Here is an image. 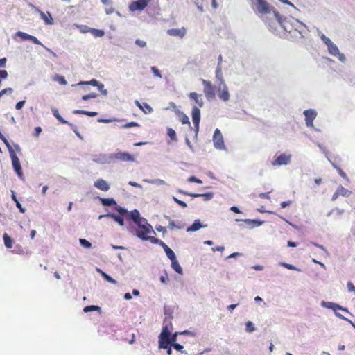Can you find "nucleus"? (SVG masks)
Segmentation results:
<instances>
[{
  "label": "nucleus",
  "instance_id": "obj_1",
  "mask_svg": "<svg viewBox=\"0 0 355 355\" xmlns=\"http://www.w3.org/2000/svg\"><path fill=\"white\" fill-rule=\"evenodd\" d=\"M250 4L254 12L259 17L272 14L280 23L279 13L266 0H250Z\"/></svg>",
  "mask_w": 355,
  "mask_h": 355
},
{
  "label": "nucleus",
  "instance_id": "obj_2",
  "mask_svg": "<svg viewBox=\"0 0 355 355\" xmlns=\"http://www.w3.org/2000/svg\"><path fill=\"white\" fill-rule=\"evenodd\" d=\"M159 348H166L168 345H171L170 341V331L167 326L162 328V332L159 335Z\"/></svg>",
  "mask_w": 355,
  "mask_h": 355
},
{
  "label": "nucleus",
  "instance_id": "obj_3",
  "mask_svg": "<svg viewBox=\"0 0 355 355\" xmlns=\"http://www.w3.org/2000/svg\"><path fill=\"white\" fill-rule=\"evenodd\" d=\"M204 85V94L207 100H212L215 98V89L214 85L209 80L202 79Z\"/></svg>",
  "mask_w": 355,
  "mask_h": 355
},
{
  "label": "nucleus",
  "instance_id": "obj_4",
  "mask_svg": "<svg viewBox=\"0 0 355 355\" xmlns=\"http://www.w3.org/2000/svg\"><path fill=\"white\" fill-rule=\"evenodd\" d=\"M214 146L216 149H225L223 135L219 129L216 128L213 135Z\"/></svg>",
  "mask_w": 355,
  "mask_h": 355
},
{
  "label": "nucleus",
  "instance_id": "obj_5",
  "mask_svg": "<svg viewBox=\"0 0 355 355\" xmlns=\"http://www.w3.org/2000/svg\"><path fill=\"white\" fill-rule=\"evenodd\" d=\"M217 90L218 96L221 101L227 102L230 100V93L225 83H219Z\"/></svg>",
  "mask_w": 355,
  "mask_h": 355
},
{
  "label": "nucleus",
  "instance_id": "obj_6",
  "mask_svg": "<svg viewBox=\"0 0 355 355\" xmlns=\"http://www.w3.org/2000/svg\"><path fill=\"white\" fill-rule=\"evenodd\" d=\"M9 151L10 153V157L13 168L16 171L17 174L18 175V176L21 178L23 176V172L21 167L19 159L12 148L11 150H9Z\"/></svg>",
  "mask_w": 355,
  "mask_h": 355
},
{
  "label": "nucleus",
  "instance_id": "obj_7",
  "mask_svg": "<svg viewBox=\"0 0 355 355\" xmlns=\"http://www.w3.org/2000/svg\"><path fill=\"white\" fill-rule=\"evenodd\" d=\"M150 232L155 234L152 226L149 224L139 228V230L136 231V235L141 240H144L148 236V234Z\"/></svg>",
  "mask_w": 355,
  "mask_h": 355
},
{
  "label": "nucleus",
  "instance_id": "obj_8",
  "mask_svg": "<svg viewBox=\"0 0 355 355\" xmlns=\"http://www.w3.org/2000/svg\"><path fill=\"white\" fill-rule=\"evenodd\" d=\"M148 3V0H137L132 1L130 6L129 9L131 11L143 10Z\"/></svg>",
  "mask_w": 355,
  "mask_h": 355
},
{
  "label": "nucleus",
  "instance_id": "obj_9",
  "mask_svg": "<svg viewBox=\"0 0 355 355\" xmlns=\"http://www.w3.org/2000/svg\"><path fill=\"white\" fill-rule=\"evenodd\" d=\"M305 116L306 125L307 127L313 126V121L317 116V113L314 110H307L304 112Z\"/></svg>",
  "mask_w": 355,
  "mask_h": 355
},
{
  "label": "nucleus",
  "instance_id": "obj_10",
  "mask_svg": "<svg viewBox=\"0 0 355 355\" xmlns=\"http://www.w3.org/2000/svg\"><path fill=\"white\" fill-rule=\"evenodd\" d=\"M291 162V155H286L285 153H282L277 158L275 161L272 162L273 166H281V165H286L289 164Z\"/></svg>",
  "mask_w": 355,
  "mask_h": 355
},
{
  "label": "nucleus",
  "instance_id": "obj_11",
  "mask_svg": "<svg viewBox=\"0 0 355 355\" xmlns=\"http://www.w3.org/2000/svg\"><path fill=\"white\" fill-rule=\"evenodd\" d=\"M112 157L116 160L121 162H134L135 159L132 155L126 152H118L113 155Z\"/></svg>",
  "mask_w": 355,
  "mask_h": 355
},
{
  "label": "nucleus",
  "instance_id": "obj_12",
  "mask_svg": "<svg viewBox=\"0 0 355 355\" xmlns=\"http://www.w3.org/2000/svg\"><path fill=\"white\" fill-rule=\"evenodd\" d=\"M187 33V29L184 27L181 28H171L167 31L168 35L173 37H179L183 38Z\"/></svg>",
  "mask_w": 355,
  "mask_h": 355
},
{
  "label": "nucleus",
  "instance_id": "obj_13",
  "mask_svg": "<svg viewBox=\"0 0 355 355\" xmlns=\"http://www.w3.org/2000/svg\"><path fill=\"white\" fill-rule=\"evenodd\" d=\"M328 51L329 53L334 56H338V58L342 60L344 58V55L342 53H340L339 49L337 46L333 42L330 44L328 46Z\"/></svg>",
  "mask_w": 355,
  "mask_h": 355
},
{
  "label": "nucleus",
  "instance_id": "obj_14",
  "mask_svg": "<svg viewBox=\"0 0 355 355\" xmlns=\"http://www.w3.org/2000/svg\"><path fill=\"white\" fill-rule=\"evenodd\" d=\"M94 186L98 188V189L107 191L110 189V185L108 183L103 180V179H98L94 182Z\"/></svg>",
  "mask_w": 355,
  "mask_h": 355
},
{
  "label": "nucleus",
  "instance_id": "obj_15",
  "mask_svg": "<svg viewBox=\"0 0 355 355\" xmlns=\"http://www.w3.org/2000/svg\"><path fill=\"white\" fill-rule=\"evenodd\" d=\"M201 96L202 95L198 94L196 92H191L189 95L190 99L193 100L200 107L203 105V101Z\"/></svg>",
  "mask_w": 355,
  "mask_h": 355
},
{
  "label": "nucleus",
  "instance_id": "obj_16",
  "mask_svg": "<svg viewBox=\"0 0 355 355\" xmlns=\"http://www.w3.org/2000/svg\"><path fill=\"white\" fill-rule=\"evenodd\" d=\"M192 120L193 124L198 125L200 121V111L199 107L195 106L192 109Z\"/></svg>",
  "mask_w": 355,
  "mask_h": 355
},
{
  "label": "nucleus",
  "instance_id": "obj_17",
  "mask_svg": "<svg viewBox=\"0 0 355 355\" xmlns=\"http://www.w3.org/2000/svg\"><path fill=\"white\" fill-rule=\"evenodd\" d=\"M17 34L24 40H31L35 44H39V45L41 44V42L35 36L28 35V34H27L26 33H23V32H18Z\"/></svg>",
  "mask_w": 355,
  "mask_h": 355
},
{
  "label": "nucleus",
  "instance_id": "obj_18",
  "mask_svg": "<svg viewBox=\"0 0 355 355\" xmlns=\"http://www.w3.org/2000/svg\"><path fill=\"white\" fill-rule=\"evenodd\" d=\"M175 113L178 115L179 120L181 121L182 124H188L189 127H191V123L189 121V117L184 114L182 112H181L179 110H175Z\"/></svg>",
  "mask_w": 355,
  "mask_h": 355
},
{
  "label": "nucleus",
  "instance_id": "obj_19",
  "mask_svg": "<svg viewBox=\"0 0 355 355\" xmlns=\"http://www.w3.org/2000/svg\"><path fill=\"white\" fill-rule=\"evenodd\" d=\"M103 216L110 217L112 219H114V221L118 223L121 226L124 225V219H123V218L121 216H119V215H116L115 214H108L105 215V216H102V215L100 216L99 218H101Z\"/></svg>",
  "mask_w": 355,
  "mask_h": 355
},
{
  "label": "nucleus",
  "instance_id": "obj_20",
  "mask_svg": "<svg viewBox=\"0 0 355 355\" xmlns=\"http://www.w3.org/2000/svg\"><path fill=\"white\" fill-rule=\"evenodd\" d=\"M3 239L4 245L7 248L10 249L12 248L14 240L7 233L3 234Z\"/></svg>",
  "mask_w": 355,
  "mask_h": 355
},
{
  "label": "nucleus",
  "instance_id": "obj_21",
  "mask_svg": "<svg viewBox=\"0 0 355 355\" xmlns=\"http://www.w3.org/2000/svg\"><path fill=\"white\" fill-rule=\"evenodd\" d=\"M141 218L140 214L137 209H134L130 212H128L127 218L132 220L135 223L137 221Z\"/></svg>",
  "mask_w": 355,
  "mask_h": 355
},
{
  "label": "nucleus",
  "instance_id": "obj_22",
  "mask_svg": "<svg viewBox=\"0 0 355 355\" xmlns=\"http://www.w3.org/2000/svg\"><path fill=\"white\" fill-rule=\"evenodd\" d=\"M162 248L164 250L166 256L171 261H173L176 259L174 252L166 244H165Z\"/></svg>",
  "mask_w": 355,
  "mask_h": 355
},
{
  "label": "nucleus",
  "instance_id": "obj_23",
  "mask_svg": "<svg viewBox=\"0 0 355 355\" xmlns=\"http://www.w3.org/2000/svg\"><path fill=\"white\" fill-rule=\"evenodd\" d=\"M144 241H149L152 243L158 244V245H159L162 247H163L166 244L162 240H160V239H159L157 238L153 237V236H148Z\"/></svg>",
  "mask_w": 355,
  "mask_h": 355
},
{
  "label": "nucleus",
  "instance_id": "obj_24",
  "mask_svg": "<svg viewBox=\"0 0 355 355\" xmlns=\"http://www.w3.org/2000/svg\"><path fill=\"white\" fill-rule=\"evenodd\" d=\"M42 19L44 21V22L46 24H53V18L49 12H47L46 14L41 12H40Z\"/></svg>",
  "mask_w": 355,
  "mask_h": 355
},
{
  "label": "nucleus",
  "instance_id": "obj_25",
  "mask_svg": "<svg viewBox=\"0 0 355 355\" xmlns=\"http://www.w3.org/2000/svg\"><path fill=\"white\" fill-rule=\"evenodd\" d=\"M53 116L62 124H68L70 126L73 127V125L71 123H69L67 121H65L59 114V112L58 110L55 109L53 110Z\"/></svg>",
  "mask_w": 355,
  "mask_h": 355
},
{
  "label": "nucleus",
  "instance_id": "obj_26",
  "mask_svg": "<svg viewBox=\"0 0 355 355\" xmlns=\"http://www.w3.org/2000/svg\"><path fill=\"white\" fill-rule=\"evenodd\" d=\"M171 267L173 269L179 274H182V268L178 261L175 259L171 261Z\"/></svg>",
  "mask_w": 355,
  "mask_h": 355
},
{
  "label": "nucleus",
  "instance_id": "obj_27",
  "mask_svg": "<svg viewBox=\"0 0 355 355\" xmlns=\"http://www.w3.org/2000/svg\"><path fill=\"white\" fill-rule=\"evenodd\" d=\"M101 202L104 206H112L116 205V201L113 198H101Z\"/></svg>",
  "mask_w": 355,
  "mask_h": 355
},
{
  "label": "nucleus",
  "instance_id": "obj_28",
  "mask_svg": "<svg viewBox=\"0 0 355 355\" xmlns=\"http://www.w3.org/2000/svg\"><path fill=\"white\" fill-rule=\"evenodd\" d=\"M216 78H217V80H219V83H222V82L225 83V80L223 78L222 69L221 67L220 66V63H218V65L216 70Z\"/></svg>",
  "mask_w": 355,
  "mask_h": 355
},
{
  "label": "nucleus",
  "instance_id": "obj_29",
  "mask_svg": "<svg viewBox=\"0 0 355 355\" xmlns=\"http://www.w3.org/2000/svg\"><path fill=\"white\" fill-rule=\"evenodd\" d=\"M202 227L200 223V220H196L194 221V223L187 228V231L189 232V231H197L198 230L200 227Z\"/></svg>",
  "mask_w": 355,
  "mask_h": 355
},
{
  "label": "nucleus",
  "instance_id": "obj_30",
  "mask_svg": "<svg viewBox=\"0 0 355 355\" xmlns=\"http://www.w3.org/2000/svg\"><path fill=\"white\" fill-rule=\"evenodd\" d=\"M80 84H88L92 85L93 86H98L99 89L103 88L104 85L102 83H100L97 80L92 79L88 82H81Z\"/></svg>",
  "mask_w": 355,
  "mask_h": 355
},
{
  "label": "nucleus",
  "instance_id": "obj_31",
  "mask_svg": "<svg viewBox=\"0 0 355 355\" xmlns=\"http://www.w3.org/2000/svg\"><path fill=\"white\" fill-rule=\"evenodd\" d=\"M337 191H338L339 196H347L349 193V191L347 189H346L345 187H343V186H340L338 188Z\"/></svg>",
  "mask_w": 355,
  "mask_h": 355
},
{
  "label": "nucleus",
  "instance_id": "obj_32",
  "mask_svg": "<svg viewBox=\"0 0 355 355\" xmlns=\"http://www.w3.org/2000/svg\"><path fill=\"white\" fill-rule=\"evenodd\" d=\"M139 228L144 227L145 225H149L147 220L144 218L141 217L136 223H135Z\"/></svg>",
  "mask_w": 355,
  "mask_h": 355
},
{
  "label": "nucleus",
  "instance_id": "obj_33",
  "mask_svg": "<svg viewBox=\"0 0 355 355\" xmlns=\"http://www.w3.org/2000/svg\"><path fill=\"white\" fill-rule=\"evenodd\" d=\"M100 310H101V307L98 306H96V305L87 306L83 309L84 312H85V313L89 312V311H100Z\"/></svg>",
  "mask_w": 355,
  "mask_h": 355
},
{
  "label": "nucleus",
  "instance_id": "obj_34",
  "mask_svg": "<svg viewBox=\"0 0 355 355\" xmlns=\"http://www.w3.org/2000/svg\"><path fill=\"white\" fill-rule=\"evenodd\" d=\"M141 110L145 114H150L153 112V108L147 103H143Z\"/></svg>",
  "mask_w": 355,
  "mask_h": 355
},
{
  "label": "nucleus",
  "instance_id": "obj_35",
  "mask_svg": "<svg viewBox=\"0 0 355 355\" xmlns=\"http://www.w3.org/2000/svg\"><path fill=\"white\" fill-rule=\"evenodd\" d=\"M167 135L173 141H177L176 133L173 129L168 128L167 129Z\"/></svg>",
  "mask_w": 355,
  "mask_h": 355
},
{
  "label": "nucleus",
  "instance_id": "obj_36",
  "mask_svg": "<svg viewBox=\"0 0 355 355\" xmlns=\"http://www.w3.org/2000/svg\"><path fill=\"white\" fill-rule=\"evenodd\" d=\"M79 242L85 248H90L92 247V243L85 239H80Z\"/></svg>",
  "mask_w": 355,
  "mask_h": 355
},
{
  "label": "nucleus",
  "instance_id": "obj_37",
  "mask_svg": "<svg viewBox=\"0 0 355 355\" xmlns=\"http://www.w3.org/2000/svg\"><path fill=\"white\" fill-rule=\"evenodd\" d=\"M91 32L95 37H101L104 35V31L102 30L92 28Z\"/></svg>",
  "mask_w": 355,
  "mask_h": 355
},
{
  "label": "nucleus",
  "instance_id": "obj_38",
  "mask_svg": "<svg viewBox=\"0 0 355 355\" xmlns=\"http://www.w3.org/2000/svg\"><path fill=\"white\" fill-rule=\"evenodd\" d=\"M101 275L107 280L109 282L112 283V284H116V281L114 280V279H112L110 276H109L107 274H106L105 272H103V271H101Z\"/></svg>",
  "mask_w": 355,
  "mask_h": 355
},
{
  "label": "nucleus",
  "instance_id": "obj_39",
  "mask_svg": "<svg viewBox=\"0 0 355 355\" xmlns=\"http://www.w3.org/2000/svg\"><path fill=\"white\" fill-rule=\"evenodd\" d=\"M140 125L137 123V122H135V121H132V122H129V123H127L125 124H124L122 128H132V127H139Z\"/></svg>",
  "mask_w": 355,
  "mask_h": 355
},
{
  "label": "nucleus",
  "instance_id": "obj_40",
  "mask_svg": "<svg viewBox=\"0 0 355 355\" xmlns=\"http://www.w3.org/2000/svg\"><path fill=\"white\" fill-rule=\"evenodd\" d=\"M98 96V94L96 93H94V92H92L89 94H87V95H84L82 96V99L84 100V101H87L88 99H90V98H96Z\"/></svg>",
  "mask_w": 355,
  "mask_h": 355
},
{
  "label": "nucleus",
  "instance_id": "obj_41",
  "mask_svg": "<svg viewBox=\"0 0 355 355\" xmlns=\"http://www.w3.org/2000/svg\"><path fill=\"white\" fill-rule=\"evenodd\" d=\"M116 210L121 214V215H127L128 214V210H126L125 208H123L120 206H117L116 207Z\"/></svg>",
  "mask_w": 355,
  "mask_h": 355
},
{
  "label": "nucleus",
  "instance_id": "obj_42",
  "mask_svg": "<svg viewBox=\"0 0 355 355\" xmlns=\"http://www.w3.org/2000/svg\"><path fill=\"white\" fill-rule=\"evenodd\" d=\"M0 139L5 144V145L7 146L8 150H11V146H10V143L8 142L7 139L1 134V132H0Z\"/></svg>",
  "mask_w": 355,
  "mask_h": 355
},
{
  "label": "nucleus",
  "instance_id": "obj_43",
  "mask_svg": "<svg viewBox=\"0 0 355 355\" xmlns=\"http://www.w3.org/2000/svg\"><path fill=\"white\" fill-rule=\"evenodd\" d=\"M245 325H246V330L248 331L252 332V331H254L255 328H254V324H253V323L252 322L248 321L246 322Z\"/></svg>",
  "mask_w": 355,
  "mask_h": 355
},
{
  "label": "nucleus",
  "instance_id": "obj_44",
  "mask_svg": "<svg viewBox=\"0 0 355 355\" xmlns=\"http://www.w3.org/2000/svg\"><path fill=\"white\" fill-rule=\"evenodd\" d=\"M334 167L337 170L338 173L342 178H343L344 179L347 178L346 173L340 168L338 167L337 166H336L334 164Z\"/></svg>",
  "mask_w": 355,
  "mask_h": 355
},
{
  "label": "nucleus",
  "instance_id": "obj_45",
  "mask_svg": "<svg viewBox=\"0 0 355 355\" xmlns=\"http://www.w3.org/2000/svg\"><path fill=\"white\" fill-rule=\"evenodd\" d=\"M281 265L282 266H284V268L289 269V270H299L295 266H293L292 264H289V263H281Z\"/></svg>",
  "mask_w": 355,
  "mask_h": 355
},
{
  "label": "nucleus",
  "instance_id": "obj_46",
  "mask_svg": "<svg viewBox=\"0 0 355 355\" xmlns=\"http://www.w3.org/2000/svg\"><path fill=\"white\" fill-rule=\"evenodd\" d=\"M201 196L203 197L204 200H209L213 198L214 194L213 193L209 192L201 194Z\"/></svg>",
  "mask_w": 355,
  "mask_h": 355
},
{
  "label": "nucleus",
  "instance_id": "obj_47",
  "mask_svg": "<svg viewBox=\"0 0 355 355\" xmlns=\"http://www.w3.org/2000/svg\"><path fill=\"white\" fill-rule=\"evenodd\" d=\"M173 200L182 207L184 208L187 206V203L182 200L178 199L176 197L173 198Z\"/></svg>",
  "mask_w": 355,
  "mask_h": 355
},
{
  "label": "nucleus",
  "instance_id": "obj_48",
  "mask_svg": "<svg viewBox=\"0 0 355 355\" xmlns=\"http://www.w3.org/2000/svg\"><path fill=\"white\" fill-rule=\"evenodd\" d=\"M8 77V72L6 70H0V83L3 79H6Z\"/></svg>",
  "mask_w": 355,
  "mask_h": 355
},
{
  "label": "nucleus",
  "instance_id": "obj_49",
  "mask_svg": "<svg viewBox=\"0 0 355 355\" xmlns=\"http://www.w3.org/2000/svg\"><path fill=\"white\" fill-rule=\"evenodd\" d=\"M150 69L155 76L162 78L159 71L155 67H151Z\"/></svg>",
  "mask_w": 355,
  "mask_h": 355
},
{
  "label": "nucleus",
  "instance_id": "obj_50",
  "mask_svg": "<svg viewBox=\"0 0 355 355\" xmlns=\"http://www.w3.org/2000/svg\"><path fill=\"white\" fill-rule=\"evenodd\" d=\"M321 39L327 46L332 43L331 40L329 37H326L324 35H322Z\"/></svg>",
  "mask_w": 355,
  "mask_h": 355
},
{
  "label": "nucleus",
  "instance_id": "obj_51",
  "mask_svg": "<svg viewBox=\"0 0 355 355\" xmlns=\"http://www.w3.org/2000/svg\"><path fill=\"white\" fill-rule=\"evenodd\" d=\"M135 44L139 47H145L146 46V42L139 39L135 40Z\"/></svg>",
  "mask_w": 355,
  "mask_h": 355
},
{
  "label": "nucleus",
  "instance_id": "obj_52",
  "mask_svg": "<svg viewBox=\"0 0 355 355\" xmlns=\"http://www.w3.org/2000/svg\"><path fill=\"white\" fill-rule=\"evenodd\" d=\"M178 334V332H175L173 335H171V334L170 333V341H171V345H173V343H175Z\"/></svg>",
  "mask_w": 355,
  "mask_h": 355
},
{
  "label": "nucleus",
  "instance_id": "obj_53",
  "mask_svg": "<svg viewBox=\"0 0 355 355\" xmlns=\"http://www.w3.org/2000/svg\"><path fill=\"white\" fill-rule=\"evenodd\" d=\"M189 182H196V183H198V184H201L202 182L201 180L198 179V178H196L194 176L190 177L189 179Z\"/></svg>",
  "mask_w": 355,
  "mask_h": 355
},
{
  "label": "nucleus",
  "instance_id": "obj_54",
  "mask_svg": "<svg viewBox=\"0 0 355 355\" xmlns=\"http://www.w3.org/2000/svg\"><path fill=\"white\" fill-rule=\"evenodd\" d=\"M57 80L62 85H66L67 84V81H66L64 77H63V76H57Z\"/></svg>",
  "mask_w": 355,
  "mask_h": 355
},
{
  "label": "nucleus",
  "instance_id": "obj_55",
  "mask_svg": "<svg viewBox=\"0 0 355 355\" xmlns=\"http://www.w3.org/2000/svg\"><path fill=\"white\" fill-rule=\"evenodd\" d=\"M173 347H174L175 349H176L177 351H182V349H183V346L181 345L179 343H173V345H172Z\"/></svg>",
  "mask_w": 355,
  "mask_h": 355
},
{
  "label": "nucleus",
  "instance_id": "obj_56",
  "mask_svg": "<svg viewBox=\"0 0 355 355\" xmlns=\"http://www.w3.org/2000/svg\"><path fill=\"white\" fill-rule=\"evenodd\" d=\"M24 103H25V101H21L17 103V104L15 105V108L17 110H21L23 107Z\"/></svg>",
  "mask_w": 355,
  "mask_h": 355
},
{
  "label": "nucleus",
  "instance_id": "obj_57",
  "mask_svg": "<svg viewBox=\"0 0 355 355\" xmlns=\"http://www.w3.org/2000/svg\"><path fill=\"white\" fill-rule=\"evenodd\" d=\"M98 114L96 112H91V111H86L85 110V115L89 116H95Z\"/></svg>",
  "mask_w": 355,
  "mask_h": 355
},
{
  "label": "nucleus",
  "instance_id": "obj_58",
  "mask_svg": "<svg viewBox=\"0 0 355 355\" xmlns=\"http://www.w3.org/2000/svg\"><path fill=\"white\" fill-rule=\"evenodd\" d=\"M269 193H270L269 192L261 193H259V196L262 199H264V198L269 199L270 198Z\"/></svg>",
  "mask_w": 355,
  "mask_h": 355
},
{
  "label": "nucleus",
  "instance_id": "obj_59",
  "mask_svg": "<svg viewBox=\"0 0 355 355\" xmlns=\"http://www.w3.org/2000/svg\"><path fill=\"white\" fill-rule=\"evenodd\" d=\"M245 222L246 223H248V224L254 223V224H256L257 225H259L261 224L260 222H258V221L254 220H250V219L245 220Z\"/></svg>",
  "mask_w": 355,
  "mask_h": 355
},
{
  "label": "nucleus",
  "instance_id": "obj_60",
  "mask_svg": "<svg viewBox=\"0 0 355 355\" xmlns=\"http://www.w3.org/2000/svg\"><path fill=\"white\" fill-rule=\"evenodd\" d=\"M7 62V59L6 58H3L0 59V68H3L6 66Z\"/></svg>",
  "mask_w": 355,
  "mask_h": 355
},
{
  "label": "nucleus",
  "instance_id": "obj_61",
  "mask_svg": "<svg viewBox=\"0 0 355 355\" xmlns=\"http://www.w3.org/2000/svg\"><path fill=\"white\" fill-rule=\"evenodd\" d=\"M128 184L134 187H137V188H141V185L139 184V183L137 182H133V181H130L128 182Z\"/></svg>",
  "mask_w": 355,
  "mask_h": 355
},
{
  "label": "nucleus",
  "instance_id": "obj_62",
  "mask_svg": "<svg viewBox=\"0 0 355 355\" xmlns=\"http://www.w3.org/2000/svg\"><path fill=\"white\" fill-rule=\"evenodd\" d=\"M16 206L19 209L20 212H25V209L21 206V203L19 201L16 202Z\"/></svg>",
  "mask_w": 355,
  "mask_h": 355
},
{
  "label": "nucleus",
  "instance_id": "obj_63",
  "mask_svg": "<svg viewBox=\"0 0 355 355\" xmlns=\"http://www.w3.org/2000/svg\"><path fill=\"white\" fill-rule=\"evenodd\" d=\"M291 204V201H284L281 203V207L282 208H286L287 206L290 205Z\"/></svg>",
  "mask_w": 355,
  "mask_h": 355
},
{
  "label": "nucleus",
  "instance_id": "obj_64",
  "mask_svg": "<svg viewBox=\"0 0 355 355\" xmlns=\"http://www.w3.org/2000/svg\"><path fill=\"white\" fill-rule=\"evenodd\" d=\"M42 132V128L40 127H36L35 128V136L37 137Z\"/></svg>",
  "mask_w": 355,
  "mask_h": 355
}]
</instances>
